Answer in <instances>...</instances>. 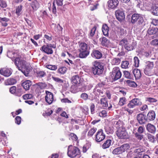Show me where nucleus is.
Wrapping results in <instances>:
<instances>
[{"label": "nucleus", "instance_id": "1", "mask_svg": "<svg viewBox=\"0 0 158 158\" xmlns=\"http://www.w3.org/2000/svg\"><path fill=\"white\" fill-rule=\"evenodd\" d=\"M80 152L79 149L77 147L69 145L68 148L67 155L71 158H79Z\"/></svg>", "mask_w": 158, "mask_h": 158}, {"label": "nucleus", "instance_id": "2", "mask_svg": "<svg viewBox=\"0 0 158 158\" xmlns=\"http://www.w3.org/2000/svg\"><path fill=\"white\" fill-rule=\"evenodd\" d=\"M14 62L19 70L21 72H22L23 68L27 69L28 65L24 59L21 56L16 57L14 60Z\"/></svg>", "mask_w": 158, "mask_h": 158}, {"label": "nucleus", "instance_id": "3", "mask_svg": "<svg viewBox=\"0 0 158 158\" xmlns=\"http://www.w3.org/2000/svg\"><path fill=\"white\" fill-rule=\"evenodd\" d=\"M93 66L92 71L94 75H100L102 74L103 70V66L101 63L95 61L93 63Z\"/></svg>", "mask_w": 158, "mask_h": 158}, {"label": "nucleus", "instance_id": "4", "mask_svg": "<svg viewBox=\"0 0 158 158\" xmlns=\"http://www.w3.org/2000/svg\"><path fill=\"white\" fill-rule=\"evenodd\" d=\"M116 135L119 139L128 138L129 135L125 128L122 127L118 128L116 132Z\"/></svg>", "mask_w": 158, "mask_h": 158}, {"label": "nucleus", "instance_id": "5", "mask_svg": "<svg viewBox=\"0 0 158 158\" xmlns=\"http://www.w3.org/2000/svg\"><path fill=\"white\" fill-rule=\"evenodd\" d=\"M56 46L51 44H47L46 45H43L40 49V50L46 53L47 54H52L53 53V51L52 48H55Z\"/></svg>", "mask_w": 158, "mask_h": 158}, {"label": "nucleus", "instance_id": "6", "mask_svg": "<svg viewBox=\"0 0 158 158\" xmlns=\"http://www.w3.org/2000/svg\"><path fill=\"white\" fill-rule=\"evenodd\" d=\"M154 64L153 62L148 61L146 62L145 68L144 69V73L148 76H151L152 75V69L154 67Z\"/></svg>", "mask_w": 158, "mask_h": 158}, {"label": "nucleus", "instance_id": "7", "mask_svg": "<svg viewBox=\"0 0 158 158\" xmlns=\"http://www.w3.org/2000/svg\"><path fill=\"white\" fill-rule=\"evenodd\" d=\"M121 76L122 73L118 67H115L113 68L112 72L111 77L114 81L120 78Z\"/></svg>", "mask_w": 158, "mask_h": 158}, {"label": "nucleus", "instance_id": "8", "mask_svg": "<svg viewBox=\"0 0 158 158\" xmlns=\"http://www.w3.org/2000/svg\"><path fill=\"white\" fill-rule=\"evenodd\" d=\"M142 104L140 99L138 98H135L129 102L127 104V106L130 108H134L136 106H140Z\"/></svg>", "mask_w": 158, "mask_h": 158}, {"label": "nucleus", "instance_id": "9", "mask_svg": "<svg viewBox=\"0 0 158 158\" xmlns=\"http://www.w3.org/2000/svg\"><path fill=\"white\" fill-rule=\"evenodd\" d=\"M131 22L132 23H135L137 22V19H139V22L140 23H143L144 22L143 17L142 15L138 14H133L131 17Z\"/></svg>", "mask_w": 158, "mask_h": 158}, {"label": "nucleus", "instance_id": "10", "mask_svg": "<svg viewBox=\"0 0 158 158\" xmlns=\"http://www.w3.org/2000/svg\"><path fill=\"white\" fill-rule=\"evenodd\" d=\"M158 28L156 27H150L147 31L148 34L150 35H154L151 37L152 39L158 37Z\"/></svg>", "mask_w": 158, "mask_h": 158}, {"label": "nucleus", "instance_id": "11", "mask_svg": "<svg viewBox=\"0 0 158 158\" xmlns=\"http://www.w3.org/2000/svg\"><path fill=\"white\" fill-rule=\"evenodd\" d=\"M105 137V135L103 132L102 130H99L95 135V140L98 142L103 140Z\"/></svg>", "mask_w": 158, "mask_h": 158}, {"label": "nucleus", "instance_id": "12", "mask_svg": "<svg viewBox=\"0 0 158 158\" xmlns=\"http://www.w3.org/2000/svg\"><path fill=\"white\" fill-rule=\"evenodd\" d=\"M46 96L45 97V101L49 104H51L53 101V94L48 91H46Z\"/></svg>", "mask_w": 158, "mask_h": 158}, {"label": "nucleus", "instance_id": "13", "mask_svg": "<svg viewBox=\"0 0 158 158\" xmlns=\"http://www.w3.org/2000/svg\"><path fill=\"white\" fill-rule=\"evenodd\" d=\"M137 119L140 124H144L147 121L146 116L143 114H139L137 115Z\"/></svg>", "mask_w": 158, "mask_h": 158}, {"label": "nucleus", "instance_id": "14", "mask_svg": "<svg viewBox=\"0 0 158 158\" xmlns=\"http://www.w3.org/2000/svg\"><path fill=\"white\" fill-rule=\"evenodd\" d=\"M116 17L119 21H122L123 20L125 17L124 13L119 10H117L115 12Z\"/></svg>", "mask_w": 158, "mask_h": 158}, {"label": "nucleus", "instance_id": "15", "mask_svg": "<svg viewBox=\"0 0 158 158\" xmlns=\"http://www.w3.org/2000/svg\"><path fill=\"white\" fill-rule=\"evenodd\" d=\"M0 74L6 77L10 76L12 74L10 69L7 68L2 69L0 70Z\"/></svg>", "mask_w": 158, "mask_h": 158}, {"label": "nucleus", "instance_id": "16", "mask_svg": "<svg viewBox=\"0 0 158 158\" xmlns=\"http://www.w3.org/2000/svg\"><path fill=\"white\" fill-rule=\"evenodd\" d=\"M118 0H109L108 2V6L111 9L116 8L118 4Z\"/></svg>", "mask_w": 158, "mask_h": 158}, {"label": "nucleus", "instance_id": "17", "mask_svg": "<svg viewBox=\"0 0 158 158\" xmlns=\"http://www.w3.org/2000/svg\"><path fill=\"white\" fill-rule=\"evenodd\" d=\"M102 55L101 52L98 50H93L91 53V56L97 59H99L102 56Z\"/></svg>", "mask_w": 158, "mask_h": 158}, {"label": "nucleus", "instance_id": "18", "mask_svg": "<svg viewBox=\"0 0 158 158\" xmlns=\"http://www.w3.org/2000/svg\"><path fill=\"white\" fill-rule=\"evenodd\" d=\"M32 85V82L30 80L24 81L22 84L24 89L26 90H29Z\"/></svg>", "mask_w": 158, "mask_h": 158}, {"label": "nucleus", "instance_id": "19", "mask_svg": "<svg viewBox=\"0 0 158 158\" xmlns=\"http://www.w3.org/2000/svg\"><path fill=\"white\" fill-rule=\"evenodd\" d=\"M146 128L148 131L151 133L154 134L156 132L155 127L151 123H148L146 126Z\"/></svg>", "mask_w": 158, "mask_h": 158}, {"label": "nucleus", "instance_id": "20", "mask_svg": "<svg viewBox=\"0 0 158 158\" xmlns=\"http://www.w3.org/2000/svg\"><path fill=\"white\" fill-rule=\"evenodd\" d=\"M132 73L136 79H139L141 77V73L140 70L137 69H135L132 70Z\"/></svg>", "mask_w": 158, "mask_h": 158}, {"label": "nucleus", "instance_id": "21", "mask_svg": "<svg viewBox=\"0 0 158 158\" xmlns=\"http://www.w3.org/2000/svg\"><path fill=\"white\" fill-rule=\"evenodd\" d=\"M155 112L153 110H151L148 114L147 118L149 120L153 121L155 118Z\"/></svg>", "mask_w": 158, "mask_h": 158}, {"label": "nucleus", "instance_id": "22", "mask_svg": "<svg viewBox=\"0 0 158 158\" xmlns=\"http://www.w3.org/2000/svg\"><path fill=\"white\" fill-rule=\"evenodd\" d=\"M17 81L14 78L8 79L5 81V84L6 85H13L16 83Z\"/></svg>", "mask_w": 158, "mask_h": 158}, {"label": "nucleus", "instance_id": "23", "mask_svg": "<svg viewBox=\"0 0 158 158\" xmlns=\"http://www.w3.org/2000/svg\"><path fill=\"white\" fill-rule=\"evenodd\" d=\"M80 52L79 56L81 58H86L89 54V51L79 50Z\"/></svg>", "mask_w": 158, "mask_h": 158}, {"label": "nucleus", "instance_id": "24", "mask_svg": "<svg viewBox=\"0 0 158 158\" xmlns=\"http://www.w3.org/2000/svg\"><path fill=\"white\" fill-rule=\"evenodd\" d=\"M80 48L79 50L89 51L90 48L88 47L87 44L85 43H82L80 45Z\"/></svg>", "mask_w": 158, "mask_h": 158}, {"label": "nucleus", "instance_id": "25", "mask_svg": "<svg viewBox=\"0 0 158 158\" xmlns=\"http://www.w3.org/2000/svg\"><path fill=\"white\" fill-rule=\"evenodd\" d=\"M102 30L103 35L106 36H107L108 35V31H109V28L106 24H104L102 25Z\"/></svg>", "mask_w": 158, "mask_h": 158}, {"label": "nucleus", "instance_id": "26", "mask_svg": "<svg viewBox=\"0 0 158 158\" xmlns=\"http://www.w3.org/2000/svg\"><path fill=\"white\" fill-rule=\"evenodd\" d=\"M111 142L112 141L111 139H106L102 145V148L104 149H105L109 148L111 144Z\"/></svg>", "mask_w": 158, "mask_h": 158}, {"label": "nucleus", "instance_id": "27", "mask_svg": "<svg viewBox=\"0 0 158 158\" xmlns=\"http://www.w3.org/2000/svg\"><path fill=\"white\" fill-rule=\"evenodd\" d=\"M105 129L106 132L108 134H112L114 131L113 127L108 125H106L105 126Z\"/></svg>", "mask_w": 158, "mask_h": 158}, {"label": "nucleus", "instance_id": "28", "mask_svg": "<svg viewBox=\"0 0 158 158\" xmlns=\"http://www.w3.org/2000/svg\"><path fill=\"white\" fill-rule=\"evenodd\" d=\"M36 77L39 78H42L47 75L46 72L44 71L38 70L36 72Z\"/></svg>", "mask_w": 158, "mask_h": 158}, {"label": "nucleus", "instance_id": "29", "mask_svg": "<svg viewBox=\"0 0 158 158\" xmlns=\"http://www.w3.org/2000/svg\"><path fill=\"white\" fill-rule=\"evenodd\" d=\"M31 6L32 8L36 10L39 8L40 5L37 0H34L32 2Z\"/></svg>", "mask_w": 158, "mask_h": 158}, {"label": "nucleus", "instance_id": "30", "mask_svg": "<svg viewBox=\"0 0 158 158\" xmlns=\"http://www.w3.org/2000/svg\"><path fill=\"white\" fill-rule=\"evenodd\" d=\"M130 146L129 144L125 143L120 147L121 150V152L123 153L128 150L130 148Z\"/></svg>", "mask_w": 158, "mask_h": 158}, {"label": "nucleus", "instance_id": "31", "mask_svg": "<svg viewBox=\"0 0 158 158\" xmlns=\"http://www.w3.org/2000/svg\"><path fill=\"white\" fill-rule=\"evenodd\" d=\"M112 123L116 127L117 130L118 128H121V127H122V126L121 127V126L122 125V124L121 122L120 121L113 120Z\"/></svg>", "mask_w": 158, "mask_h": 158}, {"label": "nucleus", "instance_id": "32", "mask_svg": "<svg viewBox=\"0 0 158 158\" xmlns=\"http://www.w3.org/2000/svg\"><path fill=\"white\" fill-rule=\"evenodd\" d=\"M100 103L102 106L105 108L108 106V103L107 99L106 98H102L100 99Z\"/></svg>", "mask_w": 158, "mask_h": 158}, {"label": "nucleus", "instance_id": "33", "mask_svg": "<svg viewBox=\"0 0 158 158\" xmlns=\"http://www.w3.org/2000/svg\"><path fill=\"white\" fill-rule=\"evenodd\" d=\"M71 80L73 83L77 84L80 82V79L77 75H76L72 77Z\"/></svg>", "mask_w": 158, "mask_h": 158}, {"label": "nucleus", "instance_id": "34", "mask_svg": "<svg viewBox=\"0 0 158 158\" xmlns=\"http://www.w3.org/2000/svg\"><path fill=\"white\" fill-rule=\"evenodd\" d=\"M15 55L16 53L13 51H9L7 53V56L11 58L13 61L15 60L14 58H15Z\"/></svg>", "mask_w": 158, "mask_h": 158}, {"label": "nucleus", "instance_id": "35", "mask_svg": "<svg viewBox=\"0 0 158 158\" xmlns=\"http://www.w3.org/2000/svg\"><path fill=\"white\" fill-rule=\"evenodd\" d=\"M123 76L124 77L127 79H132L133 77V76L132 74H131L130 73L127 71H124L123 72Z\"/></svg>", "mask_w": 158, "mask_h": 158}, {"label": "nucleus", "instance_id": "36", "mask_svg": "<svg viewBox=\"0 0 158 158\" xmlns=\"http://www.w3.org/2000/svg\"><path fill=\"white\" fill-rule=\"evenodd\" d=\"M120 60L118 58H114L111 60V64L113 65H118L119 64L120 62Z\"/></svg>", "mask_w": 158, "mask_h": 158}, {"label": "nucleus", "instance_id": "37", "mask_svg": "<svg viewBox=\"0 0 158 158\" xmlns=\"http://www.w3.org/2000/svg\"><path fill=\"white\" fill-rule=\"evenodd\" d=\"M22 10V6L20 5L17 6L16 9V14L18 15L19 16L21 15Z\"/></svg>", "mask_w": 158, "mask_h": 158}, {"label": "nucleus", "instance_id": "38", "mask_svg": "<svg viewBox=\"0 0 158 158\" xmlns=\"http://www.w3.org/2000/svg\"><path fill=\"white\" fill-rule=\"evenodd\" d=\"M127 101V99L125 97H122L120 98L118 102V105L122 106L126 103Z\"/></svg>", "mask_w": 158, "mask_h": 158}, {"label": "nucleus", "instance_id": "39", "mask_svg": "<svg viewBox=\"0 0 158 158\" xmlns=\"http://www.w3.org/2000/svg\"><path fill=\"white\" fill-rule=\"evenodd\" d=\"M152 13L154 15L158 16V7L153 6L152 9Z\"/></svg>", "mask_w": 158, "mask_h": 158}, {"label": "nucleus", "instance_id": "40", "mask_svg": "<svg viewBox=\"0 0 158 158\" xmlns=\"http://www.w3.org/2000/svg\"><path fill=\"white\" fill-rule=\"evenodd\" d=\"M120 147L115 148L112 151V153L114 155H118L122 153Z\"/></svg>", "mask_w": 158, "mask_h": 158}, {"label": "nucleus", "instance_id": "41", "mask_svg": "<svg viewBox=\"0 0 158 158\" xmlns=\"http://www.w3.org/2000/svg\"><path fill=\"white\" fill-rule=\"evenodd\" d=\"M135 136L136 139L139 141H140L143 139L144 135L142 134L135 133Z\"/></svg>", "mask_w": 158, "mask_h": 158}, {"label": "nucleus", "instance_id": "42", "mask_svg": "<svg viewBox=\"0 0 158 158\" xmlns=\"http://www.w3.org/2000/svg\"><path fill=\"white\" fill-rule=\"evenodd\" d=\"M66 70L67 69L66 67H61L58 69L57 72L60 73L64 74L65 73Z\"/></svg>", "mask_w": 158, "mask_h": 158}, {"label": "nucleus", "instance_id": "43", "mask_svg": "<svg viewBox=\"0 0 158 158\" xmlns=\"http://www.w3.org/2000/svg\"><path fill=\"white\" fill-rule=\"evenodd\" d=\"M96 130L97 129L96 128H93L91 129L89 131L87 134V136L89 137L92 136L94 134Z\"/></svg>", "mask_w": 158, "mask_h": 158}, {"label": "nucleus", "instance_id": "44", "mask_svg": "<svg viewBox=\"0 0 158 158\" xmlns=\"http://www.w3.org/2000/svg\"><path fill=\"white\" fill-rule=\"evenodd\" d=\"M45 67L52 70H56L57 68V66L56 65L50 64L46 65Z\"/></svg>", "mask_w": 158, "mask_h": 158}, {"label": "nucleus", "instance_id": "45", "mask_svg": "<svg viewBox=\"0 0 158 158\" xmlns=\"http://www.w3.org/2000/svg\"><path fill=\"white\" fill-rule=\"evenodd\" d=\"M7 6L6 2L3 0H0V10L1 8H6Z\"/></svg>", "mask_w": 158, "mask_h": 158}, {"label": "nucleus", "instance_id": "46", "mask_svg": "<svg viewBox=\"0 0 158 158\" xmlns=\"http://www.w3.org/2000/svg\"><path fill=\"white\" fill-rule=\"evenodd\" d=\"M70 91L73 93H76L78 92L79 90L77 86L74 85L72 86L70 89Z\"/></svg>", "mask_w": 158, "mask_h": 158}, {"label": "nucleus", "instance_id": "47", "mask_svg": "<svg viewBox=\"0 0 158 158\" xmlns=\"http://www.w3.org/2000/svg\"><path fill=\"white\" fill-rule=\"evenodd\" d=\"M148 138L149 140L152 143H154L155 142V137L150 134L148 135Z\"/></svg>", "mask_w": 158, "mask_h": 158}, {"label": "nucleus", "instance_id": "48", "mask_svg": "<svg viewBox=\"0 0 158 158\" xmlns=\"http://www.w3.org/2000/svg\"><path fill=\"white\" fill-rule=\"evenodd\" d=\"M128 44V41L127 39H123L121 40L119 42V44L122 46H124L125 47V46L127 45V44Z\"/></svg>", "mask_w": 158, "mask_h": 158}, {"label": "nucleus", "instance_id": "49", "mask_svg": "<svg viewBox=\"0 0 158 158\" xmlns=\"http://www.w3.org/2000/svg\"><path fill=\"white\" fill-rule=\"evenodd\" d=\"M129 63L128 61H123L121 64V67L123 69H127L128 68Z\"/></svg>", "mask_w": 158, "mask_h": 158}, {"label": "nucleus", "instance_id": "50", "mask_svg": "<svg viewBox=\"0 0 158 158\" xmlns=\"http://www.w3.org/2000/svg\"><path fill=\"white\" fill-rule=\"evenodd\" d=\"M124 48L125 49L129 51L133 50L134 48V46L131 44H127V45L125 46Z\"/></svg>", "mask_w": 158, "mask_h": 158}, {"label": "nucleus", "instance_id": "51", "mask_svg": "<svg viewBox=\"0 0 158 158\" xmlns=\"http://www.w3.org/2000/svg\"><path fill=\"white\" fill-rule=\"evenodd\" d=\"M80 98L85 101L88 99V95L85 93H82L80 95Z\"/></svg>", "mask_w": 158, "mask_h": 158}, {"label": "nucleus", "instance_id": "52", "mask_svg": "<svg viewBox=\"0 0 158 158\" xmlns=\"http://www.w3.org/2000/svg\"><path fill=\"white\" fill-rule=\"evenodd\" d=\"M35 85L38 86L40 89H44L46 87V85L45 83L43 82H39L36 83Z\"/></svg>", "mask_w": 158, "mask_h": 158}, {"label": "nucleus", "instance_id": "53", "mask_svg": "<svg viewBox=\"0 0 158 158\" xmlns=\"http://www.w3.org/2000/svg\"><path fill=\"white\" fill-rule=\"evenodd\" d=\"M52 78L54 81L58 83H61L63 82V80L58 77H52Z\"/></svg>", "mask_w": 158, "mask_h": 158}, {"label": "nucleus", "instance_id": "54", "mask_svg": "<svg viewBox=\"0 0 158 158\" xmlns=\"http://www.w3.org/2000/svg\"><path fill=\"white\" fill-rule=\"evenodd\" d=\"M134 62L135 63V66L136 67H137L139 66V60L137 57L135 56L134 59Z\"/></svg>", "mask_w": 158, "mask_h": 158}, {"label": "nucleus", "instance_id": "55", "mask_svg": "<svg viewBox=\"0 0 158 158\" xmlns=\"http://www.w3.org/2000/svg\"><path fill=\"white\" fill-rule=\"evenodd\" d=\"M145 131V128L142 126H139L137 130V132L136 133L142 134Z\"/></svg>", "mask_w": 158, "mask_h": 158}, {"label": "nucleus", "instance_id": "56", "mask_svg": "<svg viewBox=\"0 0 158 158\" xmlns=\"http://www.w3.org/2000/svg\"><path fill=\"white\" fill-rule=\"evenodd\" d=\"M23 97L25 100L28 99L32 98L33 95L31 94H27L23 95Z\"/></svg>", "mask_w": 158, "mask_h": 158}, {"label": "nucleus", "instance_id": "57", "mask_svg": "<svg viewBox=\"0 0 158 158\" xmlns=\"http://www.w3.org/2000/svg\"><path fill=\"white\" fill-rule=\"evenodd\" d=\"M63 30V28L60 26L59 24H58L56 26H55L54 30L55 31L58 32V31H61Z\"/></svg>", "mask_w": 158, "mask_h": 158}, {"label": "nucleus", "instance_id": "58", "mask_svg": "<svg viewBox=\"0 0 158 158\" xmlns=\"http://www.w3.org/2000/svg\"><path fill=\"white\" fill-rule=\"evenodd\" d=\"M146 101L151 103L155 102L157 101V100L155 98L150 97L147 98Z\"/></svg>", "mask_w": 158, "mask_h": 158}, {"label": "nucleus", "instance_id": "59", "mask_svg": "<svg viewBox=\"0 0 158 158\" xmlns=\"http://www.w3.org/2000/svg\"><path fill=\"white\" fill-rule=\"evenodd\" d=\"M124 32L125 30L124 29L122 28H119L118 29L117 33L119 35H123L124 34Z\"/></svg>", "mask_w": 158, "mask_h": 158}, {"label": "nucleus", "instance_id": "60", "mask_svg": "<svg viewBox=\"0 0 158 158\" xmlns=\"http://www.w3.org/2000/svg\"><path fill=\"white\" fill-rule=\"evenodd\" d=\"M107 113L106 111L105 110H103L99 114V115L102 117H104L107 116Z\"/></svg>", "mask_w": 158, "mask_h": 158}, {"label": "nucleus", "instance_id": "61", "mask_svg": "<svg viewBox=\"0 0 158 158\" xmlns=\"http://www.w3.org/2000/svg\"><path fill=\"white\" fill-rule=\"evenodd\" d=\"M109 42V40L107 39L106 37H103L102 38V40L101 42L102 44L103 45L107 44Z\"/></svg>", "mask_w": 158, "mask_h": 158}, {"label": "nucleus", "instance_id": "62", "mask_svg": "<svg viewBox=\"0 0 158 158\" xmlns=\"http://www.w3.org/2000/svg\"><path fill=\"white\" fill-rule=\"evenodd\" d=\"M69 136L73 140L76 141L78 139L77 136L74 133H71Z\"/></svg>", "mask_w": 158, "mask_h": 158}, {"label": "nucleus", "instance_id": "63", "mask_svg": "<svg viewBox=\"0 0 158 158\" xmlns=\"http://www.w3.org/2000/svg\"><path fill=\"white\" fill-rule=\"evenodd\" d=\"M10 92L12 94H15L16 91V86H13L11 87L9 89Z\"/></svg>", "mask_w": 158, "mask_h": 158}, {"label": "nucleus", "instance_id": "64", "mask_svg": "<svg viewBox=\"0 0 158 158\" xmlns=\"http://www.w3.org/2000/svg\"><path fill=\"white\" fill-rule=\"evenodd\" d=\"M96 29V27L94 26L91 30L89 36L92 37L94 35Z\"/></svg>", "mask_w": 158, "mask_h": 158}]
</instances>
